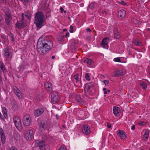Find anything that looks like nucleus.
<instances>
[{
    "label": "nucleus",
    "mask_w": 150,
    "mask_h": 150,
    "mask_svg": "<svg viewBox=\"0 0 150 150\" xmlns=\"http://www.w3.org/2000/svg\"><path fill=\"white\" fill-rule=\"evenodd\" d=\"M103 13H105V14H108V13L107 12H106L105 11H103Z\"/></svg>",
    "instance_id": "nucleus-52"
},
{
    "label": "nucleus",
    "mask_w": 150,
    "mask_h": 150,
    "mask_svg": "<svg viewBox=\"0 0 150 150\" xmlns=\"http://www.w3.org/2000/svg\"><path fill=\"white\" fill-rule=\"evenodd\" d=\"M44 112V109L41 108H38L34 111V115L35 117H37L42 115Z\"/></svg>",
    "instance_id": "nucleus-11"
},
{
    "label": "nucleus",
    "mask_w": 150,
    "mask_h": 150,
    "mask_svg": "<svg viewBox=\"0 0 150 150\" xmlns=\"http://www.w3.org/2000/svg\"><path fill=\"white\" fill-rule=\"evenodd\" d=\"M25 16L29 19L30 18V16L28 15H25Z\"/></svg>",
    "instance_id": "nucleus-50"
},
{
    "label": "nucleus",
    "mask_w": 150,
    "mask_h": 150,
    "mask_svg": "<svg viewBox=\"0 0 150 150\" xmlns=\"http://www.w3.org/2000/svg\"><path fill=\"white\" fill-rule=\"evenodd\" d=\"M15 125L18 130L20 131L22 129V125L21 118L18 117H15L13 118Z\"/></svg>",
    "instance_id": "nucleus-5"
},
{
    "label": "nucleus",
    "mask_w": 150,
    "mask_h": 150,
    "mask_svg": "<svg viewBox=\"0 0 150 150\" xmlns=\"http://www.w3.org/2000/svg\"><path fill=\"white\" fill-rule=\"evenodd\" d=\"M74 78L75 79L76 82L79 81V75L78 74L74 75Z\"/></svg>",
    "instance_id": "nucleus-31"
},
{
    "label": "nucleus",
    "mask_w": 150,
    "mask_h": 150,
    "mask_svg": "<svg viewBox=\"0 0 150 150\" xmlns=\"http://www.w3.org/2000/svg\"><path fill=\"white\" fill-rule=\"evenodd\" d=\"M86 31L87 32H91V30L89 28H88L86 29Z\"/></svg>",
    "instance_id": "nucleus-48"
},
{
    "label": "nucleus",
    "mask_w": 150,
    "mask_h": 150,
    "mask_svg": "<svg viewBox=\"0 0 150 150\" xmlns=\"http://www.w3.org/2000/svg\"><path fill=\"white\" fill-rule=\"evenodd\" d=\"M75 99L77 102L80 103H84V102L81 99L80 96L78 95L76 96Z\"/></svg>",
    "instance_id": "nucleus-22"
},
{
    "label": "nucleus",
    "mask_w": 150,
    "mask_h": 150,
    "mask_svg": "<svg viewBox=\"0 0 150 150\" xmlns=\"http://www.w3.org/2000/svg\"><path fill=\"white\" fill-rule=\"evenodd\" d=\"M24 14L22 13V18L21 20L20 21H18L16 24V27L18 29H21L25 27L26 25V23L24 21Z\"/></svg>",
    "instance_id": "nucleus-7"
},
{
    "label": "nucleus",
    "mask_w": 150,
    "mask_h": 150,
    "mask_svg": "<svg viewBox=\"0 0 150 150\" xmlns=\"http://www.w3.org/2000/svg\"><path fill=\"white\" fill-rule=\"evenodd\" d=\"M113 61L114 62H121L122 61L119 57H117L116 58H115L113 59Z\"/></svg>",
    "instance_id": "nucleus-30"
},
{
    "label": "nucleus",
    "mask_w": 150,
    "mask_h": 150,
    "mask_svg": "<svg viewBox=\"0 0 150 150\" xmlns=\"http://www.w3.org/2000/svg\"><path fill=\"white\" fill-rule=\"evenodd\" d=\"M127 62V59L126 58H125L122 61V63H125Z\"/></svg>",
    "instance_id": "nucleus-43"
},
{
    "label": "nucleus",
    "mask_w": 150,
    "mask_h": 150,
    "mask_svg": "<svg viewBox=\"0 0 150 150\" xmlns=\"http://www.w3.org/2000/svg\"><path fill=\"white\" fill-rule=\"evenodd\" d=\"M58 150H66V148L64 145H62Z\"/></svg>",
    "instance_id": "nucleus-33"
},
{
    "label": "nucleus",
    "mask_w": 150,
    "mask_h": 150,
    "mask_svg": "<svg viewBox=\"0 0 150 150\" xmlns=\"http://www.w3.org/2000/svg\"><path fill=\"white\" fill-rule=\"evenodd\" d=\"M114 36L115 38H120L121 35L118 32L117 29L115 30L114 33Z\"/></svg>",
    "instance_id": "nucleus-25"
},
{
    "label": "nucleus",
    "mask_w": 150,
    "mask_h": 150,
    "mask_svg": "<svg viewBox=\"0 0 150 150\" xmlns=\"http://www.w3.org/2000/svg\"><path fill=\"white\" fill-rule=\"evenodd\" d=\"M118 138L122 140H125L127 138L126 134L123 130H118L117 132Z\"/></svg>",
    "instance_id": "nucleus-8"
},
{
    "label": "nucleus",
    "mask_w": 150,
    "mask_h": 150,
    "mask_svg": "<svg viewBox=\"0 0 150 150\" xmlns=\"http://www.w3.org/2000/svg\"><path fill=\"white\" fill-rule=\"evenodd\" d=\"M5 14L6 15L5 18L6 22L7 25H9L11 20L10 13L9 12H6L5 13Z\"/></svg>",
    "instance_id": "nucleus-18"
},
{
    "label": "nucleus",
    "mask_w": 150,
    "mask_h": 150,
    "mask_svg": "<svg viewBox=\"0 0 150 150\" xmlns=\"http://www.w3.org/2000/svg\"><path fill=\"white\" fill-rule=\"evenodd\" d=\"M3 79L2 78L1 76L0 75V82H2Z\"/></svg>",
    "instance_id": "nucleus-49"
},
{
    "label": "nucleus",
    "mask_w": 150,
    "mask_h": 150,
    "mask_svg": "<svg viewBox=\"0 0 150 150\" xmlns=\"http://www.w3.org/2000/svg\"><path fill=\"white\" fill-rule=\"evenodd\" d=\"M107 93L108 92H110V90H107Z\"/></svg>",
    "instance_id": "nucleus-57"
},
{
    "label": "nucleus",
    "mask_w": 150,
    "mask_h": 150,
    "mask_svg": "<svg viewBox=\"0 0 150 150\" xmlns=\"http://www.w3.org/2000/svg\"><path fill=\"white\" fill-rule=\"evenodd\" d=\"M79 113H81H81H83V111H82V110H80L79 111Z\"/></svg>",
    "instance_id": "nucleus-54"
},
{
    "label": "nucleus",
    "mask_w": 150,
    "mask_h": 150,
    "mask_svg": "<svg viewBox=\"0 0 150 150\" xmlns=\"http://www.w3.org/2000/svg\"><path fill=\"white\" fill-rule=\"evenodd\" d=\"M141 57V55L140 54H137V58L140 59Z\"/></svg>",
    "instance_id": "nucleus-47"
},
{
    "label": "nucleus",
    "mask_w": 150,
    "mask_h": 150,
    "mask_svg": "<svg viewBox=\"0 0 150 150\" xmlns=\"http://www.w3.org/2000/svg\"><path fill=\"white\" fill-rule=\"evenodd\" d=\"M41 137L42 141H39L37 140L35 142L36 146L39 147L40 150H50V147L49 145L45 144L44 141L47 139V135L42 136Z\"/></svg>",
    "instance_id": "nucleus-2"
},
{
    "label": "nucleus",
    "mask_w": 150,
    "mask_h": 150,
    "mask_svg": "<svg viewBox=\"0 0 150 150\" xmlns=\"http://www.w3.org/2000/svg\"><path fill=\"white\" fill-rule=\"evenodd\" d=\"M103 82L104 83L105 85V86L108 84L109 83V81L108 80H104L103 81Z\"/></svg>",
    "instance_id": "nucleus-36"
},
{
    "label": "nucleus",
    "mask_w": 150,
    "mask_h": 150,
    "mask_svg": "<svg viewBox=\"0 0 150 150\" xmlns=\"http://www.w3.org/2000/svg\"><path fill=\"white\" fill-rule=\"evenodd\" d=\"M60 12L62 13H63L64 11V9L63 8H62V7H60Z\"/></svg>",
    "instance_id": "nucleus-45"
},
{
    "label": "nucleus",
    "mask_w": 150,
    "mask_h": 150,
    "mask_svg": "<svg viewBox=\"0 0 150 150\" xmlns=\"http://www.w3.org/2000/svg\"><path fill=\"white\" fill-rule=\"evenodd\" d=\"M53 46V43L51 41H38L37 44L38 52L41 55H45L51 49Z\"/></svg>",
    "instance_id": "nucleus-1"
},
{
    "label": "nucleus",
    "mask_w": 150,
    "mask_h": 150,
    "mask_svg": "<svg viewBox=\"0 0 150 150\" xmlns=\"http://www.w3.org/2000/svg\"><path fill=\"white\" fill-rule=\"evenodd\" d=\"M148 30L149 31H150V28H148Z\"/></svg>",
    "instance_id": "nucleus-59"
},
{
    "label": "nucleus",
    "mask_w": 150,
    "mask_h": 150,
    "mask_svg": "<svg viewBox=\"0 0 150 150\" xmlns=\"http://www.w3.org/2000/svg\"><path fill=\"white\" fill-rule=\"evenodd\" d=\"M13 91L17 96L19 98H22L23 97V95L19 90L16 86H13Z\"/></svg>",
    "instance_id": "nucleus-12"
},
{
    "label": "nucleus",
    "mask_w": 150,
    "mask_h": 150,
    "mask_svg": "<svg viewBox=\"0 0 150 150\" xmlns=\"http://www.w3.org/2000/svg\"><path fill=\"white\" fill-rule=\"evenodd\" d=\"M34 23L36 26L38 28H40L44 21V15L41 12H38L35 16Z\"/></svg>",
    "instance_id": "nucleus-3"
},
{
    "label": "nucleus",
    "mask_w": 150,
    "mask_h": 150,
    "mask_svg": "<svg viewBox=\"0 0 150 150\" xmlns=\"http://www.w3.org/2000/svg\"><path fill=\"white\" fill-rule=\"evenodd\" d=\"M90 76L89 75L88 73H86L85 74V78L86 80L88 81H90Z\"/></svg>",
    "instance_id": "nucleus-32"
},
{
    "label": "nucleus",
    "mask_w": 150,
    "mask_h": 150,
    "mask_svg": "<svg viewBox=\"0 0 150 150\" xmlns=\"http://www.w3.org/2000/svg\"><path fill=\"white\" fill-rule=\"evenodd\" d=\"M141 85L142 88L144 90L146 89L147 86L146 82H142L141 83Z\"/></svg>",
    "instance_id": "nucleus-27"
},
{
    "label": "nucleus",
    "mask_w": 150,
    "mask_h": 150,
    "mask_svg": "<svg viewBox=\"0 0 150 150\" xmlns=\"http://www.w3.org/2000/svg\"><path fill=\"white\" fill-rule=\"evenodd\" d=\"M107 126L108 129H110L111 127V125L108 122L107 123Z\"/></svg>",
    "instance_id": "nucleus-42"
},
{
    "label": "nucleus",
    "mask_w": 150,
    "mask_h": 150,
    "mask_svg": "<svg viewBox=\"0 0 150 150\" xmlns=\"http://www.w3.org/2000/svg\"><path fill=\"white\" fill-rule=\"evenodd\" d=\"M3 55L6 58H10L11 56V53L9 48L6 47L4 50Z\"/></svg>",
    "instance_id": "nucleus-14"
},
{
    "label": "nucleus",
    "mask_w": 150,
    "mask_h": 150,
    "mask_svg": "<svg viewBox=\"0 0 150 150\" xmlns=\"http://www.w3.org/2000/svg\"><path fill=\"white\" fill-rule=\"evenodd\" d=\"M0 134L1 142L3 143L4 144L6 142V138L3 129L1 128H0Z\"/></svg>",
    "instance_id": "nucleus-17"
},
{
    "label": "nucleus",
    "mask_w": 150,
    "mask_h": 150,
    "mask_svg": "<svg viewBox=\"0 0 150 150\" xmlns=\"http://www.w3.org/2000/svg\"><path fill=\"white\" fill-rule=\"evenodd\" d=\"M89 126L86 125H84L82 129V131L84 134H88L90 133Z\"/></svg>",
    "instance_id": "nucleus-13"
},
{
    "label": "nucleus",
    "mask_w": 150,
    "mask_h": 150,
    "mask_svg": "<svg viewBox=\"0 0 150 150\" xmlns=\"http://www.w3.org/2000/svg\"><path fill=\"white\" fill-rule=\"evenodd\" d=\"M84 62L87 65H91L93 63L94 61L91 59L87 58L85 59Z\"/></svg>",
    "instance_id": "nucleus-21"
},
{
    "label": "nucleus",
    "mask_w": 150,
    "mask_h": 150,
    "mask_svg": "<svg viewBox=\"0 0 150 150\" xmlns=\"http://www.w3.org/2000/svg\"><path fill=\"white\" fill-rule=\"evenodd\" d=\"M73 28H74V27L73 26L71 25L70 26V27H69L70 30H69V31L70 33H72L74 32Z\"/></svg>",
    "instance_id": "nucleus-35"
},
{
    "label": "nucleus",
    "mask_w": 150,
    "mask_h": 150,
    "mask_svg": "<svg viewBox=\"0 0 150 150\" xmlns=\"http://www.w3.org/2000/svg\"><path fill=\"white\" fill-rule=\"evenodd\" d=\"M149 132L148 131H146L145 132L143 136V139L144 140H147L149 136Z\"/></svg>",
    "instance_id": "nucleus-24"
},
{
    "label": "nucleus",
    "mask_w": 150,
    "mask_h": 150,
    "mask_svg": "<svg viewBox=\"0 0 150 150\" xmlns=\"http://www.w3.org/2000/svg\"><path fill=\"white\" fill-rule=\"evenodd\" d=\"M69 32H67L65 34V37L67 38L69 37Z\"/></svg>",
    "instance_id": "nucleus-44"
},
{
    "label": "nucleus",
    "mask_w": 150,
    "mask_h": 150,
    "mask_svg": "<svg viewBox=\"0 0 150 150\" xmlns=\"http://www.w3.org/2000/svg\"><path fill=\"white\" fill-rule=\"evenodd\" d=\"M103 91H104V94H107V91L105 88H104L103 89Z\"/></svg>",
    "instance_id": "nucleus-39"
},
{
    "label": "nucleus",
    "mask_w": 150,
    "mask_h": 150,
    "mask_svg": "<svg viewBox=\"0 0 150 150\" xmlns=\"http://www.w3.org/2000/svg\"><path fill=\"white\" fill-rule=\"evenodd\" d=\"M119 3L123 5H127V4L126 3H125L124 1H121L119 2Z\"/></svg>",
    "instance_id": "nucleus-38"
},
{
    "label": "nucleus",
    "mask_w": 150,
    "mask_h": 150,
    "mask_svg": "<svg viewBox=\"0 0 150 150\" xmlns=\"http://www.w3.org/2000/svg\"><path fill=\"white\" fill-rule=\"evenodd\" d=\"M134 43L136 45L141 46L142 45V43L139 41V40L138 39L136 40L134 42Z\"/></svg>",
    "instance_id": "nucleus-29"
},
{
    "label": "nucleus",
    "mask_w": 150,
    "mask_h": 150,
    "mask_svg": "<svg viewBox=\"0 0 150 150\" xmlns=\"http://www.w3.org/2000/svg\"><path fill=\"white\" fill-rule=\"evenodd\" d=\"M95 6V4L94 3H91L89 6V7L91 9H93Z\"/></svg>",
    "instance_id": "nucleus-34"
},
{
    "label": "nucleus",
    "mask_w": 150,
    "mask_h": 150,
    "mask_svg": "<svg viewBox=\"0 0 150 150\" xmlns=\"http://www.w3.org/2000/svg\"><path fill=\"white\" fill-rule=\"evenodd\" d=\"M22 122L24 126L27 127L31 125L32 122L31 117L29 115H26L23 116Z\"/></svg>",
    "instance_id": "nucleus-4"
},
{
    "label": "nucleus",
    "mask_w": 150,
    "mask_h": 150,
    "mask_svg": "<svg viewBox=\"0 0 150 150\" xmlns=\"http://www.w3.org/2000/svg\"><path fill=\"white\" fill-rule=\"evenodd\" d=\"M138 124L140 125H143L145 124L146 122L144 121H140L138 122Z\"/></svg>",
    "instance_id": "nucleus-37"
},
{
    "label": "nucleus",
    "mask_w": 150,
    "mask_h": 150,
    "mask_svg": "<svg viewBox=\"0 0 150 150\" xmlns=\"http://www.w3.org/2000/svg\"><path fill=\"white\" fill-rule=\"evenodd\" d=\"M113 74L115 76H118L122 75L123 74L124 72L121 69H118L113 72Z\"/></svg>",
    "instance_id": "nucleus-20"
},
{
    "label": "nucleus",
    "mask_w": 150,
    "mask_h": 150,
    "mask_svg": "<svg viewBox=\"0 0 150 150\" xmlns=\"http://www.w3.org/2000/svg\"><path fill=\"white\" fill-rule=\"evenodd\" d=\"M45 122L43 120H42L40 125V128L42 131L45 130L46 128L45 127Z\"/></svg>",
    "instance_id": "nucleus-23"
},
{
    "label": "nucleus",
    "mask_w": 150,
    "mask_h": 150,
    "mask_svg": "<svg viewBox=\"0 0 150 150\" xmlns=\"http://www.w3.org/2000/svg\"><path fill=\"white\" fill-rule=\"evenodd\" d=\"M64 36L63 35H60L57 37L58 40L60 42H63L64 40Z\"/></svg>",
    "instance_id": "nucleus-26"
},
{
    "label": "nucleus",
    "mask_w": 150,
    "mask_h": 150,
    "mask_svg": "<svg viewBox=\"0 0 150 150\" xmlns=\"http://www.w3.org/2000/svg\"><path fill=\"white\" fill-rule=\"evenodd\" d=\"M44 87L48 92H51L52 90V85L50 82H47L45 83Z\"/></svg>",
    "instance_id": "nucleus-16"
},
{
    "label": "nucleus",
    "mask_w": 150,
    "mask_h": 150,
    "mask_svg": "<svg viewBox=\"0 0 150 150\" xmlns=\"http://www.w3.org/2000/svg\"><path fill=\"white\" fill-rule=\"evenodd\" d=\"M47 132H45L47 133H48L49 132V130H47Z\"/></svg>",
    "instance_id": "nucleus-55"
},
{
    "label": "nucleus",
    "mask_w": 150,
    "mask_h": 150,
    "mask_svg": "<svg viewBox=\"0 0 150 150\" xmlns=\"http://www.w3.org/2000/svg\"><path fill=\"white\" fill-rule=\"evenodd\" d=\"M2 112L4 116L6 117H8V114H7L6 110L4 108H2Z\"/></svg>",
    "instance_id": "nucleus-28"
},
{
    "label": "nucleus",
    "mask_w": 150,
    "mask_h": 150,
    "mask_svg": "<svg viewBox=\"0 0 150 150\" xmlns=\"http://www.w3.org/2000/svg\"><path fill=\"white\" fill-rule=\"evenodd\" d=\"M135 126L134 125H132V127L131 128V129L134 130L135 129Z\"/></svg>",
    "instance_id": "nucleus-46"
},
{
    "label": "nucleus",
    "mask_w": 150,
    "mask_h": 150,
    "mask_svg": "<svg viewBox=\"0 0 150 150\" xmlns=\"http://www.w3.org/2000/svg\"><path fill=\"white\" fill-rule=\"evenodd\" d=\"M60 100L59 97L57 93H53L51 95V101L53 103H55L56 102H58Z\"/></svg>",
    "instance_id": "nucleus-9"
},
{
    "label": "nucleus",
    "mask_w": 150,
    "mask_h": 150,
    "mask_svg": "<svg viewBox=\"0 0 150 150\" xmlns=\"http://www.w3.org/2000/svg\"><path fill=\"white\" fill-rule=\"evenodd\" d=\"M10 150H18V149L14 146H12L10 148Z\"/></svg>",
    "instance_id": "nucleus-40"
},
{
    "label": "nucleus",
    "mask_w": 150,
    "mask_h": 150,
    "mask_svg": "<svg viewBox=\"0 0 150 150\" xmlns=\"http://www.w3.org/2000/svg\"><path fill=\"white\" fill-rule=\"evenodd\" d=\"M3 18L1 16H0V22L2 20Z\"/></svg>",
    "instance_id": "nucleus-51"
},
{
    "label": "nucleus",
    "mask_w": 150,
    "mask_h": 150,
    "mask_svg": "<svg viewBox=\"0 0 150 150\" xmlns=\"http://www.w3.org/2000/svg\"><path fill=\"white\" fill-rule=\"evenodd\" d=\"M108 38L105 37L102 40V42L100 44V45L102 47L105 49H108Z\"/></svg>",
    "instance_id": "nucleus-10"
},
{
    "label": "nucleus",
    "mask_w": 150,
    "mask_h": 150,
    "mask_svg": "<svg viewBox=\"0 0 150 150\" xmlns=\"http://www.w3.org/2000/svg\"><path fill=\"white\" fill-rule=\"evenodd\" d=\"M113 113L114 115L116 117L120 116L121 113V111L118 107L115 106L113 108Z\"/></svg>",
    "instance_id": "nucleus-15"
},
{
    "label": "nucleus",
    "mask_w": 150,
    "mask_h": 150,
    "mask_svg": "<svg viewBox=\"0 0 150 150\" xmlns=\"http://www.w3.org/2000/svg\"><path fill=\"white\" fill-rule=\"evenodd\" d=\"M0 118L3 120H5V119L3 117V115H2L1 112H0Z\"/></svg>",
    "instance_id": "nucleus-41"
},
{
    "label": "nucleus",
    "mask_w": 150,
    "mask_h": 150,
    "mask_svg": "<svg viewBox=\"0 0 150 150\" xmlns=\"http://www.w3.org/2000/svg\"><path fill=\"white\" fill-rule=\"evenodd\" d=\"M12 41H14V39L13 38L12 39Z\"/></svg>",
    "instance_id": "nucleus-58"
},
{
    "label": "nucleus",
    "mask_w": 150,
    "mask_h": 150,
    "mask_svg": "<svg viewBox=\"0 0 150 150\" xmlns=\"http://www.w3.org/2000/svg\"><path fill=\"white\" fill-rule=\"evenodd\" d=\"M55 58V57L54 56H52L51 57V58L52 59H54Z\"/></svg>",
    "instance_id": "nucleus-53"
},
{
    "label": "nucleus",
    "mask_w": 150,
    "mask_h": 150,
    "mask_svg": "<svg viewBox=\"0 0 150 150\" xmlns=\"http://www.w3.org/2000/svg\"><path fill=\"white\" fill-rule=\"evenodd\" d=\"M118 15L119 17L123 18L126 15V11L123 9L120 10L118 11Z\"/></svg>",
    "instance_id": "nucleus-19"
},
{
    "label": "nucleus",
    "mask_w": 150,
    "mask_h": 150,
    "mask_svg": "<svg viewBox=\"0 0 150 150\" xmlns=\"http://www.w3.org/2000/svg\"><path fill=\"white\" fill-rule=\"evenodd\" d=\"M64 13H67L66 11H64Z\"/></svg>",
    "instance_id": "nucleus-56"
},
{
    "label": "nucleus",
    "mask_w": 150,
    "mask_h": 150,
    "mask_svg": "<svg viewBox=\"0 0 150 150\" xmlns=\"http://www.w3.org/2000/svg\"><path fill=\"white\" fill-rule=\"evenodd\" d=\"M34 135L33 131L31 129L26 130L24 132V137L28 141L31 140L33 137Z\"/></svg>",
    "instance_id": "nucleus-6"
}]
</instances>
